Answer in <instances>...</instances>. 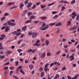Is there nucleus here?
<instances>
[{
    "mask_svg": "<svg viewBox=\"0 0 79 79\" xmlns=\"http://www.w3.org/2000/svg\"><path fill=\"white\" fill-rule=\"evenodd\" d=\"M46 7V6H41V7L42 8H45Z\"/></svg>",
    "mask_w": 79,
    "mask_h": 79,
    "instance_id": "52",
    "label": "nucleus"
},
{
    "mask_svg": "<svg viewBox=\"0 0 79 79\" xmlns=\"http://www.w3.org/2000/svg\"><path fill=\"white\" fill-rule=\"evenodd\" d=\"M29 68H30L31 69H32L33 68H34V66L32 65H31L29 66Z\"/></svg>",
    "mask_w": 79,
    "mask_h": 79,
    "instance_id": "22",
    "label": "nucleus"
},
{
    "mask_svg": "<svg viewBox=\"0 0 79 79\" xmlns=\"http://www.w3.org/2000/svg\"><path fill=\"white\" fill-rule=\"evenodd\" d=\"M78 76H79V74H77L76 75H75L74 76V78L75 79H77V77H78Z\"/></svg>",
    "mask_w": 79,
    "mask_h": 79,
    "instance_id": "37",
    "label": "nucleus"
},
{
    "mask_svg": "<svg viewBox=\"0 0 79 79\" xmlns=\"http://www.w3.org/2000/svg\"><path fill=\"white\" fill-rule=\"evenodd\" d=\"M19 6H20V8H21V9H22V8H23V6H24V5L23 4H22V3H21L19 5Z\"/></svg>",
    "mask_w": 79,
    "mask_h": 79,
    "instance_id": "19",
    "label": "nucleus"
},
{
    "mask_svg": "<svg viewBox=\"0 0 79 79\" xmlns=\"http://www.w3.org/2000/svg\"><path fill=\"white\" fill-rule=\"evenodd\" d=\"M77 28V26H75L74 27H73L72 28H71L70 29V30L71 31H74V29H76Z\"/></svg>",
    "mask_w": 79,
    "mask_h": 79,
    "instance_id": "10",
    "label": "nucleus"
},
{
    "mask_svg": "<svg viewBox=\"0 0 79 79\" xmlns=\"http://www.w3.org/2000/svg\"><path fill=\"white\" fill-rule=\"evenodd\" d=\"M57 69H58V67H56L53 69V70H54L55 71H56V70Z\"/></svg>",
    "mask_w": 79,
    "mask_h": 79,
    "instance_id": "59",
    "label": "nucleus"
},
{
    "mask_svg": "<svg viewBox=\"0 0 79 79\" xmlns=\"http://www.w3.org/2000/svg\"><path fill=\"white\" fill-rule=\"evenodd\" d=\"M25 44H22L20 46V47H24L25 46Z\"/></svg>",
    "mask_w": 79,
    "mask_h": 79,
    "instance_id": "60",
    "label": "nucleus"
},
{
    "mask_svg": "<svg viewBox=\"0 0 79 79\" xmlns=\"http://www.w3.org/2000/svg\"><path fill=\"white\" fill-rule=\"evenodd\" d=\"M15 25H16V23H10V26H15Z\"/></svg>",
    "mask_w": 79,
    "mask_h": 79,
    "instance_id": "28",
    "label": "nucleus"
},
{
    "mask_svg": "<svg viewBox=\"0 0 79 79\" xmlns=\"http://www.w3.org/2000/svg\"><path fill=\"white\" fill-rule=\"evenodd\" d=\"M15 68V67H9V69H10L11 70H12V69H13Z\"/></svg>",
    "mask_w": 79,
    "mask_h": 79,
    "instance_id": "45",
    "label": "nucleus"
},
{
    "mask_svg": "<svg viewBox=\"0 0 79 79\" xmlns=\"http://www.w3.org/2000/svg\"><path fill=\"white\" fill-rule=\"evenodd\" d=\"M18 52L19 53L21 52H23V50L21 49H18Z\"/></svg>",
    "mask_w": 79,
    "mask_h": 79,
    "instance_id": "41",
    "label": "nucleus"
},
{
    "mask_svg": "<svg viewBox=\"0 0 79 79\" xmlns=\"http://www.w3.org/2000/svg\"><path fill=\"white\" fill-rule=\"evenodd\" d=\"M8 24L9 25V26H10V24H11V21H9L8 22Z\"/></svg>",
    "mask_w": 79,
    "mask_h": 79,
    "instance_id": "49",
    "label": "nucleus"
},
{
    "mask_svg": "<svg viewBox=\"0 0 79 79\" xmlns=\"http://www.w3.org/2000/svg\"><path fill=\"white\" fill-rule=\"evenodd\" d=\"M8 15H9V14L8 13H5L4 15V16H8Z\"/></svg>",
    "mask_w": 79,
    "mask_h": 79,
    "instance_id": "56",
    "label": "nucleus"
},
{
    "mask_svg": "<svg viewBox=\"0 0 79 79\" xmlns=\"http://www.w3.org/2000/svg\"><path fill=\"white\" fill-rule=\"evenodd\" d=\"M66 40L65 39H63L62 40V42H66Z\"/></svg>",
    "mask_w": 79,
    "mask_h": 79,
    "instance_id": "61",
    "label": "nucleus"
},
{
    "mask_svg": "<svg viewBox=\"0 0 79 79\" xmlns=\"http://www.w3.org/2000/svg\"><path fill=\"white\" fill-rule=\"evenodd\" d=\"M33 45L34 46H35L36 45V46H37V47H39V46H40V44H38L36 43H35L33 44Z\"/></svg>",
    "mask_w": 79,
    "mask_h": 79,
    "instance_id": "30",
    "label": "nucleus"
},
{
    "mask_svg": "<svg viewBox=\"0 0 79 79\" xmlns=\"http://www.w3.org/2000/svg\"><path fill=\"white\" fill-rule=\"evenodd\" d=\"M0 50H3V46L1 43H0Z\"/></svg>",
    "mask_w": 79,
    "mask_h": 79,
    "instance_id": "24",
    "label": "nucleus"
},
{
    "mask_svg": "<svg viewBox=\"0 0 79 79\" xmlns=\"http://www.w3.org/2000/svg\"><path fill=\"white\" fill-rule=\"evenodd\" d=\"M75 3H76V1L75 0H73L71 2V4H74Z\"/></svg>",
    "mask_w": 79,
    "mask_h": 79,
    "instance_id": "38",
    "label": "nucleus"
},
{
    "mask_svg": "<svg viewBox=\"0 0 79 79\" xmlns=\"http://www.w3.org/2000/svg\"><path fill=\"white\" fill-rule=\"evenodd\" d=\"M71 22L70 21H69L67 24V26H71Z\"/></svg>",
    "mask_w": 79,
    "mask_h": 79,
    "instance_id": "20",
    "label": "nucleus"
},
{
    "mask_svg": "<svg viewBox=\"0 0 79 79\" xmlns=\"http://www.w3.org/2000/svg\"><path fill=\"white\" fill-rule=\"evenodd\" d=\"M32 5V3H30L28 4V5L27 6V8H30Z\"/></svg>",
    "mask_w": 79,
    "mask_h": 79,
    "instance_id": "21",
    "label": "nucleus"
},
{
    "mask_svg": "<svg viewBox=\"0 0 79 79\" xmlns=\"http://www.w3.org/2000/svg\"><path fill=\"white\" fill-rule=\"evenodd\" d=\"M31 21H32V20H29L25 22V24H27V23H31Z\"/></svg>",
    "mask_w": 79,
    "mask_h": 79,
    "instance_id": "25",
    "label": "nucleus"
},
{
    "mask_svg": "<svg viewBox=\"0 0 79 79\" xmlns=\"http://www.w3.org/2000/svg\"><path fill=\"white\" fill-rule=\"evenodd\" d=\"M69 58H71L70 59V61H73L74 60V56L73 55H71L69 56Z\"/></svg>",
    "mask_w": 79,
    "mask_h": 79,
    "instance_id": "5",
    "label": "nucleus"
},
{
    "mask_svg": "<svg viewBox=\"0 0 79 79\" xmlns=\"http://www.w3.org/2000/svg\"><path fill=\"white\" fill-rule=\"evenodd\" d=\"M45 44L47 46L48 45V44H49V41H48V40H47L45 41Z\"/></svg>",
    "mask_w": 79,
    "mask_h": 79,
    "instance_id": "23",
    "label": "nucleus"
},
{
    "mask_svg": "<svg viewBox=\"0 0 79 79\" xmlns=\"http://www.w3.org/2000/svg\"><path fill=\"white\" fill-rule=\"evenodd\" d=\"M65 7L64 6H63L61 8V11H63V10H65Z\"/></svg>",
    "mask_w": 79,
    "mask_h": 79,
    "instance_id": "42",
    "label": "nucleus"
},
{
    "mask_svg": "<svg viewBox=\"0 0 79 79\" xmlns=\"http://www.w3.org/2000/svg\"><path fill=\"white\" fill-rule=\"evenodd\" d=\"M43 24L42 25V27H44V26H45V25H46V24H45V23H44V22H43Z\"/></svg>",
    "mask_w": 79,
    "mask_h": 79,
    "instance_id": "51",
    "label": "nucleus"
},
{
    "mask_svg": "<svg viewBox=\"0 0 79 79\" xmlns=\"http://www.w3.org/2000/svg\"><path fill=\"white\" fill-rule=\"evenodd\" d=\"M5 18H6V17H2V18L1 19V21H3L4 19H5Z\"/></svg>",
    "mask_w": 79,
    "mask_h": 79,
    "instance_id": "33",
    "label": "nucleus"
},
{
    "mask_svg": "<svg viewBox=\"0 0 79 79\" xmlns=\"http://www.w3.org/2000/svg\"><path fill=\"white\" fill-rule=\"evenodd\" d=\"M44 72H42L40 74V76L41 77H44Z\"/></svg>",
    "mask_w": 79,
    "mask_h": 79,
    "instance_id": "17",
    "label": "nucleus"
},
{
    "mask_svg": "<svg viewBox=\"0 0 79 79\" xmlns=\"http://www.w3.org/2000/svg\"><path fill=\"white\" fill-rule=\"evenodd\" d=\"M76 16H77V14H76V12H73L72 14L71 17L73 19H74Z\"/></svg>",
    "mask_w": 79,
    "mask_h": 79,
    "instance_id": "3",
    "label": "nucleus"
},
{
    "mask_svg": "<svg viewBox=\"0 0 79 79\" xmlns=\"http://www.w3.org/2000/svg\"><path fill=\"white\" fill-rule=\"evenodd\" d=\"M40 18L41 19H42V20H44L45 19H47V17H40Z\"/></svg>",
    "mask_w": 79,
    "mask_h": 79,
    "instance_id": "12",
    "label": "nucleus"
},
{
    "mask_svg": "<svg viewBox=\"0 0 79 79\" xmlns=\"http://www.w3.org/2000/svg\"><path fill=\"white\" fill-rule=\"evenodd\" d=\"M60 77V75L58 74H56V75L55 77H54V79H57L58 78Z\"/></svg>",
    "mask_w": 79,
    "mask_h": 79,
    "instance_id": "13",
    "label": "nucleus"
},
{
    "mask_svg": "<svg viewBox=\"0 0 79 79\" xmlns=\"http://www.w3.org/2000/svg\"><path fill=\"white\" fill-rule=\"evenodd\" d=\"M54 4H55V3H53L51 4H49L48 5V6H52V5H54Z\"/></svg>",
    "mask_w": 79,
    "mask_h": 79,
    "instance_id": "36",
    "label": "nucleus"
},
{
    "mask_svg": "<svg viewBox=\"0 0 79 79\" xmlns=\"http://www.w3.org/2000/svg\"><path fill=\"white\" fill-rule=\"evenodd\" d=\"M48 63H47L45 65V68H47V67H48Z\"/></svg>",
    "mask_w": 79,
    "mask_h": 79,
    "instance_id": "44",
    "label": "nucleus"
},
{
    "mask_svg": "<svg viewBox=\"0 0 79 79\" xmlns=\"http://www.w3.org/2000/svg\"><path fill=\"white\" fill-rule=\"evenodd\" d=\"M49 27V26H48V24H47L46 26L44 27L43 28L42 27H41L40 28V30H42V31H45V30H46L47 29H48Z\"/></svg>",
    "mask_w": 79,
    "mask_h": 79,
    "instance_id": "2",
    "label": "nucleus"
},
{
    "mask_svg": "<svg viewBox=\"0 0 79 79\" xmlns=\"http://www.w3.org/2000/svg\"><path fill=\"white\" fill-rule=\"evenodd\" d=\"M60 3H69V2L67 1H65L62 0L60 2Z\"/></svg>",
    "mask_w": 79,
    "mask_h": 79,
    "instance_id": "14",
    "label": "nucleus"
},
{
    "mask_svg": "<svg viewBox=\"0 0 79 79\" xmlns=\"http://www.w3.org/2000/svg\"><path fill=\"white\" fill-rule=\"evenodd\" d=\"M20 34H21V33L19 32L17 33L16 35H17V36H19Z\"/></svg>",
    "mask_w": 79,
    "mask_h": 79,
    "instance_id": "63",
    "label": "nucleus"
},
{
    "mask_svg": "<svg viewBox=\"0 0 79 79\" xmlns=\"http://www.w3.org/2000/svg\"><path fill=\"white\" fill-rule=\"evenodd\" d=\"M13 77H14V78H15V79H19V78L16 76H14Z\"/></svg>",
    "mask_w": 79,
    "mask_h": 79,
    "instance_id": "57",
    "label": "nucleus"
},
{
    "mask_svg": "<svg viewBox=\"0 0 79 79\" xmlns=\"http://www.w3.org/2000/svg\"><path fill=\"white\" fill-rule=\"evenodd\" d=\"M45 56V53H44L42 54L41 57L42 58H44Z\"/></svg>",
    "mask_w": 79,
    "mask_h": 79,
    "instance_id": "31",
    "label": "nucleus"
},
{
    "mask_svg": "<svg viewBox=\"0 0 79 79\" xmlns=\"http://www.w3.org/2000/svg\"><path fill=\"white\" fill-rule=\"evenodd\" d=\"M56 11H53L52 12V14H53L54 15H55V14H56Z\"/></svg>",
    "mask_w": 79,
    "mask_h": 79,
    "instance_id": "54",
    "label": "nucleus"
},
{
    "mask_svg": "<svg viewBox=\"0 0 79 79\" xmlns=\"http://www.w3.org/2000/svg\"><path fill=\"white\" fill-rule=\"evenodd\" d=\"M8 74V71H5L4 72V75L5 76V77H6V75Z\"/></svg>",
    "mask_w": 79,
    "mask_h": 79,
    "instance_id": "18",
    "label": "nucleus"
},
{
    "mask_svg": "<svg viewBox=\"0 0 79 79\" xmlns=\"http://www.w3.org/2000/svg\"><path fill=\"white\" fill-rule=\"evenodd\" d=\"M23 68V66H19L17 68V69H22L21 68Z\"/></svg>",
    "mask_w": 79,
    "mask_h": 79,
    "instance_id": "39",
    "label": "nucleus"
},
{
    "mask_svg": "<svg viewBox=\"0 0 79 79\" xmlns=\"http://www.w3.org/2000/svg\"><path fill=\"white\" fill-rule=\"evenodd\" d=\"M58 17V15H56L54 17H53V19H56V18H57Z\"/></svg>",
    "mask_w": 79,
    "mask_h": 79,
    "instance_id": "40",
    "label": "nucleus"
},
{
    "mask_svg": "<svg viewBox=\"0 0 79 79\" xmlns=\"http://www.w3.org/2000/svg\"><path fill=\"white\" fill-rule=\"evenodd\" d=\"M35 49L33 50L31 49H28L27 52H29L30 53V52H32V53H34L35 52Z\"/></svg>",
    "mask_w": 79,
    "mask_h": 79,
    "instance_id": "4",
    "label": "nucleus"
},
{
    "mask_svg": "<svg viewBox=\"0 0 79 79\" xmlns=\"http://www.w3.org/2000/svg\"><path fill=\"white\" fill-rule=\"evenodd\" d=\"M55 24V23H53L50 24L49 26H54Z\"/></svg>",
    "mask_w": 79,
    "mask_h": 79,
    "instance_id": "29",
    "label": "nucleus"
},
{
    "mask_svg": "<svg viewBox=\"0 0 79 79\" xmlns=\"http://www.w3.org/2000/svg\"><path fill=\"white\" fill-rule=\"evenodd\" d=\"M17 32H18L17 31H13L12 32V34H16V33H17Z\"/></svg>",
    "mask_w": 79,
    "mask_h": 79,
    "instance_id": "34",
    "label": "nucleus"
},
{
    "mask_svg": "<svg viewBox=\"0 0 79 79\" xmlns=\"http://www.w3.org/2000/svg\"><path fill=\"white\" fill-rule=\"evenodd\" d=\"M35 19V16L34 15L31 16L29 18V19L31 20H32V19Z\"/></svg>",
    "mask_w": 79,
    "mask_h": 79,
    "instance_id": "6",
    "label": "nucleus"
},
{
    "mask_svg": "<svg viewBox=\"0 0 79 79\" xmlns=\"http://www.w3.org/2000/svg\"><path fill=\"white\" fill-rule=\"evenodd\" d=\"M47 56H51V54L50 53H47Z\"/></svg>",
    "mask_w": 79,
    "mask_h": 79,
    "instance_id": "48",
    "label": "nucleus"
},
{
    "mask_svg": "<svg viewBox=\"0 0 79 79\" xmlns=\"http://www.w3.org/2000/svg\"><path fill=\"white\" fill-rule=\"evenodd\" d=\"M36 6V5H33V7H32L31 8H32V9H34V8H35Z\"/></svg>",
    "mask_w": 79,
    "mask_h": 79,
    "instance_id": "50",
    "label": "nucleus"
},
{
    "mask_svg": "<svg viewBox=\"0 0 79 79\" xmlns=\"http://www.w3.org/2000/svg\"><path fill=\"white\" fill-rule=\"evenodd\" d=\"M18 64H19V63L18 61H16L15 62V66H17Z\"/></svg>",
    "mask_w": 79,
    "mask_h": 79,
    "instance_id": "32",
    "label": "nucleus"
},
{
    "mask_svg": "<svg viewBox=\"0 0 79 79\" xmlns=\"http://www.w3.org/2000/svg\"><path fill=\"white\" fill-rule=\"evenodd\" d=\"M1 36L2 37H3V38L5 37V35L3 34L1 35Z\"/></svg>",
    "mask_w": 79,
    "mask_h": 79,
    "instance_id": "53",
    "label": "nucleus"
},
{
    "mask_svg": "<svg viewBox=\"0 0 79 79\" xmlns=\"http://www.w3.org/2000/svg\"><path fill=\"white\" fill-rule=\"evenodd\" d=\"M66 67L65 66H64L63 68H62V70H66Z\"/></svg>",
    "mask_w": 79,
    "mask_h": 79,
    "instance_id": "64",
    "label": "nucleus"
},
{
    "mask_svg": "<svg viewBox=\"0 0 79 79\" xmlns=\"http://www.w3.org/2000/svg\"><path fill=\"white\" fill-rule=\"evenodd\" d=\"M28 35H31L32 36V32H30L28 33Z\"/></svg>",
    "mask_w": 79,
    "mask_h": 79,
    "instance_id": "46",
    "label": "nucleus"
},
{
    "mask_svg": "<svg viewBox=\"0 0 79 79\" xmlns=\"http://www.w3.org/2000/svg\"><path fill=\"white\" fill-rule=\"evenodd\" d=\"M11 51H7L5 53V55H6L7 56H8L9 54H11Z\"/></svg>",
    "mask_w": 79,
    "mask_h": 79,
    "instance_id": "7",
    "label": "nucleus"
},
{
    "mask_svg": "<svg viewBox=\"0 0 79 79\" xmlns=\"http://www.w3.org/2000/svg\"><path fill=\"white\" fill-rule=\"evenodd\" d=\"M23 42L22 39H21L19 41H18L17 43L18 44H20V43H21V42Z\"/></svg>",
    "mask_w": 79,
    "mask_h": 79,
    "instance_id": "27",
    "label": "nucleus"
},
{
    "mask_svg": "<svg viewBox=\"0 0 79 79\" xmlns=\"http://www.w3.org/2000/svg\"><path fill=\"white\" fill-rule=\"evenodd\" d=\"M10 30V28H9V26H7L6 27V28L5 29V32H8V31Z\"/></svg>",
    "mask_w": 79,
    "mask_h": 79,
    "instance_id": "9",
    "label": "nucleus"
},
{
    "mask_svg": "<svg viewBox=\"0 0 79 79\" xmlns=\"http://www.w3.org/2000/svg\"><path fill=\"white\" fill-rule=\"evenodd\" d=\"M43 70V68L42 67L40 68L39 69V71H42Z\"/></svg>",
    "mask_w": 79,
    "mask_h": 79,
    "instance_id": "47",
    "label": "nucleus"
},
{
    "mask_svg": "<svg viewBox=\"0 0 79 79\" xmlns=\"http://www.w3.org/2000/svg\"><path fill=\"white\" fill-rule=\"evenodd\" d=\"M48 70V68H44V70L45 72H47V71Z\"/></svg>",
    "mask_w": 79,
    "mask_h": 79,
    "instance_id": "62",
    "label": "nucleus"
},
{
    "mask_svg": "<svg viewBox=\"0 0 79 79\" xmlns=\"http://www.w3.org/2000/svg\"><path fill=\"white\" fill-rule=\"evenodd\" d=\"M31 15H32V12H29L28 14V16H29Z\"/></svg>",
    "mask_w": 79,
    "mask_h": 79,
    "instance_id": "26",
    "label": "nucleus"
},
{
    "mask_svg": "<svg viewBox=\"0 0 79 79\" xmlns=\"http://www.w3.org/2000/svg\"><path fill=\"white\" fill-rule=\"evenodd\" d=\"M25 63H29V61L27 60H26L25 61Z\"/></svg>",
    "mask_w": 79,
    "mask_h": 79,
    "instance_id": "58",
    "label": "nucleus"
},
{
    "mask_svg": "<svg viewBox=\"0 0 79 79\" xmlns=\"http://www.w3.org/2000/svg\"><path fill=\"white\" fill-rule=\"evenodd\" d=\"M14 3H15V2H9L7 3V5L8 6H10V5H13V4H14Z\"/></svg>",
    "mask_w": 79,
    "mask_h": 79,
    "instance_id": "15",
    "label": "nucleus"
},
{
    "mask_svg": "<svg viewBox=\"0 0 79 79\" xmlns=\"http://www.w3.org/2000/svg\"><path fill=\"white\" fill-rule=\"evenodd\" d=\"M27 28V26H25L22 27V31H26Z\"/></svg>",
    "mask_w": 79,
    "mask_h": 79,
    "instance_id": "8",
    "label": "nucleus"
},
{
    "mask_svg": "<svg viewBox=\"0 0 79 79\" xmlns=\"http://www.w3.org/2000/svg\"><path fill=\"white\" fill-rule=\"evenodd\" d=\"M20 73H22L23 74H25V73L23 71V69H20Z\"/></svg>",
    "mask_w": 79,
    "mask_h": 79,
    "instance_id": "16",
    "label": "nucleus"
},
{
    "mask_svg": "<svg viewBox=\"0 0 79 79\" xmlns=\"http://www.w3.org/2000/svg\"><path fill=\"white\" fill-rule=\"evenodd\" d=\"M28 0H26L24 1V4L25 5H27V3L28 2Z\"/></svg>",
    "mask_w": 79,
    "mask_h": 79,
    "instance_id": "35",
    "label": "nucleus"
},
{
    "mask_svg": "<svg viewBox=\"0 0 79 79\" xmlns=\"http://www.w3.org/2000/svg\"><path fill=\"white\" fill-rule=\"evenodd\" d=\"M62 25V23H59L56 24L55 25L56 26H61Z\"/></svg>",
    "mask_w": 79,
    "mask_h": 79,
    "instance_id": "11",
    "label": "nucleus"
},
{
    "mask_svg": "<svg viewBox=\"0 0 79 79\" xmlns=\"http://www.w3.org/2000/svg\"><path fill=\"white\" fill-rule=\"evenodd\" d=\"M60 53L61 52H60V51H58L56 53V55H59Z\"/></svg>",
    "mask_w": 79,
    "mask_h": 79,
    "instance_id": "43",
    "label": "nucleus"
},
{
    "mask_svg": "<svg viewBox=\"0 0 79 79\" xmlns=\"http://www.w3.org/2000/svg\"><path fill=\"white\" fill-rule=\"evenodd\" d=\"M38 34L37 32H33L32 33V35L31 37L32 38H35V37H36L37 36H38Z\"/></svg>",
    "mask_w": 79,
    "mask_h": 79,
    "instance_id": "1",
    "label": "nucleus"
},
{
    "mask_svg": "<svg viewBox=\"0 0 79 79\" xmlns=\"http://www.w3.org/2000/svg\"><path fill=\"white\" fill-rule=\"evenodd\" d=\"M60 32V30L59 29H58V30H57L56 32L57 34H58V33H59V32Z\"/></svg>",
    "mask_w": 79,
    "mask_h": 79,
    "instance_id": "55",
    "label": "nucleus"
}]
</instances>
